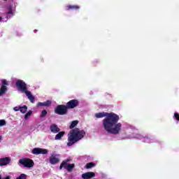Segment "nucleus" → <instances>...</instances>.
<instances>
[{"label":"nucleus","instance_id":"bb28decb","mask_svg":"<svg viewBox=\"0 0 179 179\" xmlns=\"http://www.w3.org/2000/svg\"><path fill=\"white\" fill-rule=\"evenodd\" d=\"M14 111H19L20 110V107L17 108V106H15L13 108Z\"/></svg>","mask_w":179,"mask_h":179},{"label":"nucleus","instance_id":"4be33fe9","mask_svg":"<svg viewBox=\"0 0 179 179\" xmlns=\"http://www.w3.org/2000/svg\"><path fill=\"white\" fill-rule=\"evenodd\" d=\"M45 115H47V110H42L41 114V117L44 118V117H45Z\"/></svg>","mask_w":179,"mask_h":179},{"label":"nucleus","instance_id":"f3484780","mask_svg":"<svg viewBox=\"0 0 179 179\" xmlns=\"http://www.w3.org/2000/svg\"><path fill=\"white\" fill-rule=\"evenodd\" d=\"M20 111L22 114H25V113L27 111V106L24 105L23 106H20Z\"/></svg>","mask_w":179,"mask_h":179},{"label":"nucleus","instance_id":"7c9ffc66","mask_svg":"<svg viewBox=\"0 0 179 179\" xmlns=\"http://www.w3.org/2000/svg\"><path fill=\"white\" fill-rule=\"evenodd\" d=\"M0 179H2V176L0 175Z\"/></svg>","mask_w":179,"mask_h":179},{"label":"nucleus","instance_id":"423d86ee","mask_svg":"<svg viewBox=\"0 0 179 179\" xmlns=\"http://www.w3.org/2000/svg\"><path fill=\"white\" fill-rule=\"evenodd\" d=\"M1 87L0 88V96H3V94H6V92H8V86L9 84L8 83V80L3 79L1 80Z\"/></svg>","mask_w":179,"mask_h":179},{"label":"nucleus","instance_id":"f8f14e48","mask_svg":"<svg viewBox=\"0 0 179 179\" xmlns=\"http://www.w3.org/2000/svg\"><path fill=\"white\" fill-rule=\"evenodd\" d=\"M66 10H78L80 9V7L78 5H67L65 8Z\"/></svg>","mask_w":179,"mask_h":179},{"label":"nucleus","instance_id":"9b49d317","mask_svg":"<svg viewBox=\"0 0 179 179\" xmlns=\"http://www.w3.org/2000/svg\"><path fill=\"white\" fill-rule=\"evenodd\" d=\"M50 130L52 134H58V132L61 131V129H59V127H58V125H57L56 124H52L50 127Z\"/></svg>","mask_w":179,"mask_h":179},{"label":"nucleus","instance_id":"412c9836","mask_svg":"<svg viewBox=\"0 0 179 179\" xmlns=\"http://www.w3.org/2000/svg\"><path fill=\"white\" fill-rule=\"evenodd\" d=\"M33 114L32 110H29L24 115V120H29V117H30Z\"/></svg>","mask_w":179,"mask_h":179},{"label":"nucleus","instance_id":"b1692460","mask_svg":"<svg viewBox=\"0 0 179 179\" xmlns=\"http://www.w3.org/2000/svg\"><path fill=\"white\" fill-rule=\"evenodd\" d=\"M6 125V121L5 120H0V127Z\"/></svg>","mask_w":179,"mask_h":179},{"label":"nucleus","instance_id":"aec40b11","mask_svg":"<svg viewBox=\"0 0 179 179\" xmlns=\"http://www.w3.org/2000/svg\"><path fill=\"white\" fill-rule=\"evenodd\" d=\"M69 164H66V162H62L60 164V166H59V169L60 170H62V169H66V167H68V165Z\"/></svg>","mask_w":179,"mask_h":179},{"label":"nucleus","instance_id":"dca6fc26","mask_svg":"<svg viewBox=\"0 0 179 179\" xmlns=\"http://www.w3.org/2000/svg\"><path fill=\"white\" fill-rule=\"evenodd\" d=\"M74 168L75 164H69L66 167V170H67V171H72V170H73Z\"/></svg>","mask_w":179,"mask_h":179},{"label":"nucleus","instance_id":"ddd939ff","mask_svg":"<svg viewBox=\"0 0 179 179\" xmlns=\"http://www.w3.org/2000/svg\"><path fill=\"white\" fill-rule=\"evenodd\" d=\"M64 135H65V131H59L55 137V141H61Z\"/></svg>","mask_w":179,"mask_h":179},{"label":"nucleus","instance_id":"0eeeda50","mask_svg":"<svg viewBox=\"0 0 179 179\" xmlns=\"http://www.w3.org/2000/svg\"><path fill=\"white\" fill-rule=\"evenodd\" d=\"M79 106V101L78 99H72L66 103V106L67 109L69 110L71 108H75Z\"/></svg>","mask_w":179,"mask_h":179},{"label":"nucleus","instance_id":"a878e982","mask_svg":"<svg viewBox=\"0 0 179 179\" xmlns=\"http://www.w3.org/2000/svg\"><path fill=\"white\" fill-rule=\"evenodd\" d=\"M174 117H175L176 121H179V113H175Z\"/></svg>","mask_w":179,"mask_h":179},{"label":"nucleus","instance_id":"5701e85b","mask_svg":"<svg viewBox=\"0 0 179 179\" xmlns=\"http://www.w3.org/2000/svg\"><path fill=\"white\" fill-rule=\"evenodd\" d=\"M48 153V150L47 149H41V155H47Z\"/></svg>","mask_w":179,"mask_h":179},{"label":"nucleus","instance_id":"4468645a","mask_svg":"<svg viewBox=\"0 0 179 179\" xmlns=\"http://www.w3.org/2000/svg\"><path fill=\"white\" fill-rule=\"evenodd\" d=\"M38 106L41 107H48V106H51V101L48 100L45 102H38Z\"/></svg>","mask_w":179,"mask_h":179},{"label":"nucleus","instance_id":"c756f323","mask_svg":"<svg viewBox=\"0 0 179 179\" xmlns=\"http://www.w3.org/2000/svg\"><path fill=\"white\" fill-rule=\"evenodd\" d=\"M1 20H2V17L0 16V22H1Z\"/></svg>","mask_w":179,"mask_h":179},{"label":"nucleus","instance_id":"c85d7f7f","mask_svg":"<svg viewBox=\"0 0 179 179\" xmlns=\"http://www.w3.org/2000/svg\"><path fill=\"white\" fill-rule=\"evenodd\" d=\"M3 179H10V176H7V177H6V178H4Z\"/></svg>","mask_w":179,"mask_h":179},{"label":"nucleus","instance_id":"f03ea898","mask_svg":"<svg viewBox=\"0 0 179 179\" xmlns=\"http://www.w3.org/2000/svg\"><path fill=\"white\" fill-rule=\"evenodd\" d=\"M86 131L85 130H80V128H74L71 129L69 134L67 146H72L75 145L76 142H79L81 139L85 138Z\"/></svg>","mask_w":179,"mask_h":179},{"label":"nucleus","instance_id":"cd10ccee","mask_svg":"<svg viewBox=\"0 0 179 179\" xmlns=\"http://www.w3.org/2000/svg\"><path fill=\"white\" fill-rule=\"evenodd\" d=\"M63 162H66V164H68V163H69V162H71V159H66V161H63Z\"/></svg>","mask_w":179,"mask_h":179},{"label":"nucleus","instance_id":"a211bd4d","mask_svg":"<svg viewBox=\"0 0 179 179\" xmlns=\"http://www.w3.org/2000/svg\"><path fill=\"white\" fill-rule=\"evenodd\" d=\"M78 124H79V121L78 120H73L71 125L69 126V129H73V128H75V127H76V125H78Z\"/></svg>","mask_w":179,"mask_h":179},{"label":"nucleus","instance_id":"39448f33","mask_svg":"<svg viewBox=\"0 0 179 179\" xmlns=\"http://www.w3.org/2000/svg\"><path fill=\"white\" fill-rule=\"evenodd\" d=\"M20 164L24 166V167H27L30 169L34 166V162L29 158H24L19 160Z\"/></svg>","mask_w":179,"mask_h":179},{"label":"nucleus","instance_id":"6e6552de","mask_svg":"<svg viewBox=\"0 0 179 179\" xmlns=\"http://www.w3.org/2000/svg\"><path fill=\"white\" fill-rule=\"evenodd\" d=\"M49 162L50 163V164H57V163H59V155H52L49 158Z\"/></svg>","mask_w":179,"mask_h":179},{"label":"nucleus","instance_id":"20e7f679","mask_svg":"<svg viewBox=\"0 0 179 179\" xmlns=\"http://www.w3.org/2000/svg\"><path fill=\"white\" fill-rule=\"evenodd\" d=\"M55 113L58 115H66L68 114V108L66 105H58L55 109Z\"/></svg>","mask_w":179,"mask_h":179},{"label":"nucleus","instance_id":"1a4fd4ad","mask_svg":"<svg viewBox=\"0 0 179 179\" xmlns=\"http://www.w3.org/2000/svg\"><path fill=\"white\" fill-rule=\"evenodd\" d=\"M94 177H96V173L94 172H86L82 174L83 179L94 178Z\"/></svg>","mask_w":179,"mask_h":179},{"label":"nucleus","instance_id":"393cba45","mask_svg":"<svg viewBox=\"0 0 179 179\" xmlns=\"http://www.w3.org/2000/svg\"><path fill=\"white\" fill-rule=\"evenodd\" d=\"M8 15H13V11L12 10V7L8 8V11L7 13Z\"/></svg>","mask_w":179,"mask_h":179},{"label":"nucleus","instance_id":"2eb2a0df","mask_svg":"<svg viewBox=\"0 0 179 179\" xmlns=\"http://www.w3.org/2000/svg\"><path fill=\"white\" fill-rule=\"evenodd\" d=\"M33 155H41V148H35L32 150Z\"/></svg>","mask_w":179,"mask_h":179},{"label":"nucleus","instance_id":"f257e3e1","mask_svg":"<svg viewBox=\"0 0 179 179\" xmlns=\"http://www.w3.org/2000/svg\"><path fill=\"white\" fill-rule=\"evenodd\" d=\"M96 118H104L102 120L103 127L105 131L108 134H112L113 135H118L121 132V128H122V124L118 123L120 121V116L114 113H106L100 112L95 113Z\"/></svg>","mask_w":179,"mask_h":179},{"label":"nucleus","instance_id":"6ab92c4d","mask_svg":"<svg viewBox=\"0 0 179 179\" xmlns=\"http://www.w3.org/2000/svg\"><path fill=\"white\" fill-rule=\"evenodd\" d=\"M96 166L95 163L93 162H89L85 165V169H92V167H94Z\"/></svg>","mask_w":179,"mask_h":179},{"label":"nucleus","instance_id":"7ed1b4c3","mask_svg":"<svg viewBox=\"0 0 179 179\" xmlns=\"http://www.w3.org/2000/svg\"><path fill=\"white\" fill-rule=\"evenodd\" d=\"M15 86L19 90V92H21V93H25L26 96L29 99V100L31 101V103H34L36 101V97L31 94V92L27 90V84L22 80H17L15 83Z\"/></svg>","mask_w":179,"mask_h":179},{"label":"nucleus","instance_id":"2f4dec72","mask_svg":"<svg viewBox=\"0 0 179 179\" xmlns=\"http://www.w3.org/2000/svg\"><path fill=\"white\" fill-rule=\"evenodd\" d=\"M3 1H8V0H3Z\"/></svg>","mask_w":179,"mask_h":179},{"label":"nucleus","instance_id":"9d476101","mask_svg":"<svg viewBox=\"0 0 179 179\" xmlns=\"http://www.w3.org/2000/svg\"><path fill=\"white\" fill-rule=\"evenodd\" d=\"M10 158L6 157L4 158H0V166L2 167L3 166H7L10 163Z\"/></svg>","mask_w":179,"mask_h":179}]
</instances>
